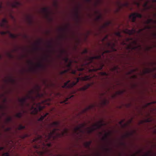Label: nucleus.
I'll return each instance as SVG.
<instances>
[{
  "label": "nucleus",
  "mask_w": 156,
  "mask_h": 156,
  "mask_svg": "<svg viewBox=\"0 0 156 156\" xmlns=\"http://www.w3.org/2000/svg\"><path fill=\"white\" fill-rule=\"evenodd\" d=\"M116 44L115 43L112 42H107L105 44V47L109 50H105L104 51L102 52L101 55L99 54L97 55L92 56L90 57V62H93V60L94 59H98L100 60V67L98 69H93V71H96L98 70H101L104 66L103 62V60L101 58V56H104V55L105 53H109L112 51H116V49L115 48Z\"/></svg>",
  "instance_id": "1"
},
{
  "label": "nucleus",
  "mask_w": 156,
  "mask_h": 156,
  "mask_svg": "<svg viewBox=\"0 0 156 156\" xmlns=\"http://www.w3.org/2000/svg\"><path fill=\"white\" fill-rule=\"evenodd\" d=\"M60 123L59 122H54L50 123L49 125L50 128L55 127L52 131H50L48 136V139H50L51 137H53L54 135H56L58 137L63 136L65 135H67L68 132V130L66 128H64L63 130L61 131L60 133L57 132V131H59L60 129L56 128L59 125Z\"/></svg>",
  "instance_id": "2"
},
{
  "label": "nucleus",
  "mask_w": 156,
  "mask_h": 156,
  "mask_svg": "<svg viewBox=\"0 0 156 156\" xmlns=\"http://www.w3.org/2000/svg\"><path fill=\"white\" fill-rule=\"evenodd\" d=\"M34 90H32L29 91V94L25 97L27 99H30L32 101V105L31 106V110H33L32 113L36 114L38 111H41L42 109V107L40 106V103H36L35 101V98L32 95L34 93Z\"/></svg>",
  "instance_id": "3"
},
{
  "label": "nucleus",
  "mask_w": 156,
  "mask_h": 156,
  "mask_svg": "<svg viewBox=\"0 0 156 156\" xmlns=\"http://www.w3.org/2000/svg\"><path fill=\"white\" fill-rule=\"evenodd\" d=\"M102 124L101 122L94 124L92 127L87 128V132L88 134H91L93 132L97 129H100L102 126Z\"/></svg>",
  "instance_id": "4"
},
{
  "label": "nucleus",
  "mask_w": 156,
  "mask_h": 156,
  "mask_svg": "<svg viewBox=\"0 0 156 156\" xmlns=\"http://www.w3.org/2000/svg\"><path fill=\"white\" fill-rule=\"evenodd\" d=\"M75 79L76 80V81H73L72 83H70V80H68L67 82L65 83L64 85L62 86L63 88H71L73 86L79 82L80 80V78H76L75 77Z\"/></svg>",
  "instance_id": "5"
},
{
  "label": "nucleus",
  "mask_w": 156,
  "mask_h": 156,
  "mask_svg": "<svg viewBox=\"0 0 156 156\" xmlns=\"http://www.w3.org/2000/svg\"><path fill=\"white\" fill-rule=\"evenodd\" d=\"M144 30L145 29L143 28L140 29L138 30L137 31L135 28H133L131 30L126 29L124 30V32L126 34L129 35H131L134 34L136 33L138 34H140L141 32Z\"/></svg>",
  "instance_id": "6"
},
{
  "label": "nucleus",
  "mask_w": 156,
  "mask_h": 156,
  "mask_svg": "<svg viewBox=\"0 0 156 156\" xmlns=\"http://www.w3.org/2000/svg\"><path fill=\"white\" fill-rule=\"evenodd\" d=\"M142 17V15L140 13H134L131 14L129 16V18L132 21V22L134 23L135 22L136 17L140 18H141Z\"/></svg>",
  "instance_id": "7"
},
{
  "label": "nucleus",
  "mask_w": 156,
  "mask_h": 156,
  "mask_svg": "<svg viewBox=\"0 0 156 156\" xmlns=\"http://www.w3.org/2000/svg\"><path fill=\"white\" fill-rule=\"evenodd\" d=\"M66 66L67 67V69L63 71H60L59 72L60 75H62L65 73L69 72L71 69V62H70L68 64H66Z\"/></svg>",
  "instance_id": "8"
},
{
  "label": "nucleus",
  "mask_w": 156,
  "mask_h": 156,
  "mask_svg": "<svg viewBox=\"0 0 156 156\" xmlns=\"http://www.w3.org/2000/svg\"><path fill=\"white\" fill-rule=\"evenodd\" d=\"M83 126V125H81L80 126H77L75 127L74 129V132L77 134H78V132L82 133L83 131L81 129V128Z\"/></svg>",
  "instance_id": "9"
},
{
  "label": "nucleus",
  "mask_w": 156,
  "mask_h": 156,
  "mask_svg": "<svg viewBox=\"0 0 156 156\" xmlns=\"http://www.w3.org/2000/svg\"><path fill=\"white\" fill-rule=\"evenodd\" d=\"M8 23L7 20L5 19H3L2 20V22L0 23V26L4 28L7 26L6 23Z\"/></svg>",
  "instance_id": "10"
},
{
  "label": "nucleus",
  "mask_w": 156,
  "mask_h": 156,
  "mask_svg": "<svg viewBox=\"0 0 156 156\" xmlns=\"http://www.w3.org/2000/svg\"><path fill=\"white\" fill-rule=\"evenodd\" d=\"M119 67L118 66L113 65L112 67L110 68V70L112 72H118Z\"/></svg>",
  "instance_id": "11"
},
{
  "label": "nucleus",
  "mask_w": 156,
  "mask_h": 156,
  "mask_svg": "<svg viewBox=\"0 0 156 156\" xmlns=\"http://www.w3.org/2000/svg\"><path fill=\"white\" fill-rule=\"evenodd\" d=\"M35 90L37 92V96L39 97H41L43 96L42 94H41L39 93V92L40 90L41 87L39 85H36L35 87Z\"/></svg>",
  "instance_id": "12"
},
{
  "label": "nucleus",
  "mask_w": 156,
  "mask_h": 156,
  "mask_svg": "<svg viewBox=\"0 0 156 156\" xmlns=\"http://www.w3.org/2000/svg\"><path fill=\"white\" fill-rule=\"evenodd\" d=\"M27 100V98L25 97L20 98L19 99V102L20 103L21 105L23 106Z\"/></svg>",
  "instance_id": "13"
},
{
  "label": "nucleus",
  "mask_w": 156,
  "mask_h": 156,
  "mask_svg": "<svg viewBox=\"0 0 156 156\" xmlns=\"http://www.w3.org/2000/svg\"><path fill=\"white\" fill-rule=\"evenodd\" d=\"M153 70L151 69L150 68H146L145 69L144 72V73H149L152 72Z\"/></svg>",
  "instance_id": "14"
},
{
  "label": "nucleus",
  "mask_w": 156,
  "mask_h": 156,
  "mask_svg": "<svg viewBox=\"0 0 156 156\" xmlns=\"http://www.w3.org/2000/svg\"><path fill=\"white\" fill-rule=\"evenodd\" d=\"M43 137L42 136L38 135L37 137L34 140V141L39 140L40 142H41L43 140Z\"/></svg>",
  "instance_id": "15"
},
{
  "label": "nucleus",
  "mask_w": 156,
  "mask_h": 156,
  "mask_svg": "<svg viewBox=\"0 0 156 156\" xmlns=\"http://www.w3.org/2000/svg\"><path fill=\"white\" fill-rule=\"evenodd\" d=\"M90 86V84H88L84 86L81 88L80 90H81L84 91L88 88Z\"/></svg>",
  "instance_id": "16"
},
{
  "label": "nucleus",
  "mask_w": 156,
  "mask_h": 156,
  "mask_svg": "<svg viewBox=\"0 0 156 156\" xmlns=\"http://www.w3.org/2000/svg\"><path fill=\"white\" fill-rule=\"evenodd\" d=\"M63 60L66 63H68L67 64H68L70 62H71V64L72 63V61L71 60H69V58L67 57H65L64 58H63Z\"/></svg>",
  "instance_id": "17"
},
{
  "label": "nucleus",
  "mask_w": 156,
  "mask_h": 156,
  "mask_svg": "<svg viewBox=\"0 0 156 156\" xmlns=\"http://www.w3.org/2000/svg\"><path fill=\"white\" fill-rule=\"evenodd\" d=\"M48 115V113H46L44 115L41 116V117L38 119V121H42L43 120V119H44V118Z\"/></svg>",
  "instance_id": "18"
},
{
  "label": "nucleus",
  "mask_w": 156,
  "mask_h": 156,
  "mask_svg": "<svg viewBox=\"0 0 156 156\" xmlns=\"http://www.w3.org/2000/svg\"><path fill=\"white\" fill-rule=\"evenodd\" d=\"M91 143V141L86 142L84 143V146L86 147L89 148Z\"/></svg>",
  "instance_id": "19"
},
{
  "label": "nucleus",
  "mask_w": 156,
  "mask_h": 156,
  "mask_svg": "<svg viewBox=\"0 0 156 156\" xmlns=\"http://www.w3.org/2000/svg\"><path fill=\"white\" fill-rule=\"evenodd\" d=\"M82 80L84 81H86L90 80V76H86L84 77H82Z\"/></svg>",
  "instance_id": "20"
},
{
  "label": "nucleus",
  "mask_w": 156,
  "mask_h": 156,
  "mask_svg": "<svg viewBox=\"0 0 156 156\" xmlns=\"http://www.w3.org/2000/svg\"><path fill=\"white\" fill-rule=\"evenodd\" d=\"M147 4L148 2H147L144 4L143 5V6L144 7L145 10L148 9L150 8V7Z\"/></svg>",
  "instance_id": "21"
},
{
  "label": "nucleus",
  "mask_w": 156,
  "mask_h": 156,
  "mask_svg": "<svg viewBox=\"0 0 156 156\" xmlns=\"http://www.w3.org/2000/svg\"><path fill=\"white\" fill-rule=\"evenodd\" d=\"M101 74L103 76H105L107 78L109 76V74L105 72H102L101 73Z\"/></svg>",
  "instance_id": "22"
},
{
  "label": "nucleus",
  "mask_w": 156,
  "mask_h": 156,
  "mask_svg": "<svg viewBox=\"0 0 156 156\" xmlns=\"http://www.w3.org/2000/svg\"><path fill=\"white\" fill-rule=\"evenodd\" d=\"M153 22V19H148L145 22V23L147 24H148Z\"/></svg>",
  "instance_id": "23"
},
{
  "label": "nucleus",
  "mask_w": 156,
  "mask_h": 156,
  "mask_svg": "<svg viewBox=\"0 0 156 156\" xmlns=\"http://www.w3.org/2000/svg\"><path fill=\"white\" fill-rule=\"evenodd\" d=\"M109 135V134L108 133H106L105 136L102 137V140H106L107 139Z\"/></svg>",
  "instance_id": "24"
},
{
  "label": "nucleus",
  "mask_w": 156,
  "mask_h": 156,
  "mask_svg": "<svg viewBox=\"0 0 156 156\" xmlns=\"http://www.w3.org/2000/svg\"><path fill=\"white\" fill-rule=\"evenodd\" d=\"M48 9L47 8H43L42 9V12L45 13H46L48 12Z\"/></svg>",
  "instance_id": "25"
},
{
  "label": "nucleus",
  "mask_w": 156,
  "mask_h": 156,
  "mask_svg": "<svg viewBox=\"0 0 156 156\" xmlns=\"http://www.w3.org/2000/svg\"><path fill=\"white\" fill-rule=\"evenodd\" d=\"M137 47L136 46H130L128 47V48L129 49H131L132 50H135L137 49Z\"/></svg>",
  "instance_id": "26"
},
{
  "label": "nucleus",
  "mask_w": 156,
  "mask_h": 156,
  "mask_svg": "<svg viewBox=\"0 0 156 156\" xmlns=\"http://www.w3.org/2000/svg\"><path fill=\"white\" fill-rule=\"evenodd\" d=\"M16 116L17 118H20L22 116V114L21 112H19L16 115Z\"/></svg>",
  "instance_id": "27"
},
{
  "label": "nucleus",
  "mask_w": 156,
  "mask_h": 156,
  "mask_svg": "<svg viewBox=\"0 0 156 156\" xmlns=\"http://www.w3.org/2000/svg\"><path fill=\"white\" fill-rule=\"evenodd\" d=\"M94 105H91L89 106L88 107H87L85 109L84 111H86L88 110H89L91 109L92 108L94 107Z\"/></svg>",
  "instance_id": "28"
},
{
  "label": "nucleus",
  "mask_w": 156,
  "mask_h": 156,
  "mask_svg": "<svg viewBox=\"0 0 156 156\" xmlns=\"http://www.w3.org/2000/svg\"><path fill=\"white\" fill-rule=\"evenodd\" d=\"M25 126H23L21 125H20L18 128V129L19 130H21L22 129H24L25 128Z\"/></svg>",
  "instance_id": "29"
},
{
  "label": "nucleus",
  "mask_w": 156,
  "mask_h": 156,
  "mask_svg": "<svg viewBox=\"0 0 156 156\" xmlns=\"http://www.w3.org/2000/svg\"><path fill=\"white\" fill-rule=\"evenodd\" d=\"M37 67L40 68H42L44 67V65L41 63H38L37 64Z\"/></svg>",
  "instance_id": "30"
},
{
  "label": "nucleus",
  "mask_w": 156,
  "mask_h": 156,
  "mask_svg": "<svg viewBox=\"0 0 156 156\" xmlns=\"http://www.w3.org/2000/svg\"><path fill=\"white\" fill-rule=\"evenodd\" d=\"M30 135L29 134H25L24 135H23L22 136V138L23 139H24L26 137H28Z\"/></svg>",
  "instance_id": "31"
},
{
  "label": "nucleus",
  "mask_w": 156,
  "mask_h": 156,
  "mask_svg": "<svg viewBox=\"0 0 156 156\" xmlns=\"http://www.w3.org/2000/svg\"><path fill=\"white\" fill-rule=\"evenodd\" d=\"M73 95H72L71 97H70L69 98H66V100L65 101H63V102H62V103H65L66 104L67 103L66 102L68 101V99L72 97H73Z\"/></svg>",
  "instance_id": "32"
},
{
  "label": "nucleus",
  "mask_w": 156,
  "mask_h": 156,
  "mask_svg": "<svg viewBox=\"0 0 156 156\" xmlns=\"http://www.w3.org/2000/svg\"><path fill=\"white\" fill-rule=\"evenodd\" d=\"M115 35L119 37H121V35L120 33L119 32H116L115 33Z\"/></svg>",
  "instance_id": "33"
},
{
  "label": "nucleus",
  "mask_w": 156,
  "mask_h": 156,
  "mask_svg": "<svg viewBox=\"0 0 156 156\" xmlns=\"http://www.w3.org/2000/svg\"><path fill=\"white\" fill-rule=\"evenodd\" d=\"M108 35H106L105 37L102 40V42H104L105 40H107L108 41Z\"/></svg>",
  "instance_id": "34"
},
{
  "label": "nucleus",
  "mask_w": 156,
  "mask_h": 156,
  "mask_svg": "<svg viewBox=\"0 0 156 156\" xmlns=\"http://www.w3.org/2000/svg\"><path fill=\"white\" fill-rule=\"evenodd\" d=\"M9 154L8 152H6L4 153H3L2 154V156H9Z\"/></svg>",
  "instance_id": "35"
},
{
  "label": "nucleus",
  "mask_w": 156,
  "mask_h": 156,
  "mask_svg": "<svg viewBox=\"0 0 156 156\" xmlns=\"http://www.w3.org/2000/svg\"><path fill=\"white\" fill-rule=\"evenodd\" d=\"M10 36L12 38H16V36L15 35L12 34H10Z\"/></svg>",
  "instance_id": "36"
},
{
  "label": "nucleus",
  "mask_w": 156,
  "mask_h": 156,
  "mask_svg": "<svg viewBox=\"0 0 156 156\" xmlns=\"http://www.w3.org/2000/svg\"><path fill=\"white\" fill-rule=\"evenodd\" d=\"M0 34L2 35H4L6 34V32L5 31H0Z\"/></svg>",
  "instance_id": "37"
},
{
  "label": "nucleus",
  "mask_w": 156,
  "mask_h": 156,
  "mask_svg": "<svg viewBox=\"0 0 156 156\" xmlns=\"http://www.w3.org/2000/svg\"><path fill=\"white\" fill-rule=\"evenodd\" d=\"M88 52V50L87 49H84L83 51V54H86Z\"/></svg>",
  "instance_id": "38"
},
{
  "label": "nucleus",
  "mask_w": 156,
  "mask_h": 156,
  "mask_svg": "<svg viewBox=\"0 0 156 156\" xmlns=\"http://www.w3.org/2000/svg\"><path fill=\"white\" fill-rule=\"evenodd\" d=\"M151 28V27L150 26H147L145 27V28H144V29L145 30V29H150Z\"/></svg>",
  "instance_id": "39"
},
{
  "label": "nucleus",
  "mask_w": 156,
  "mask_h": 156,
  "mask_svg": "<svg viewBox=\"0 0 156 156\" xmlns=\"http://www.w3.org/2000/svg\"><path fill=\"white\" fill-rule=\"evenodd\" d=\"M109 23V22H108V23H106V24L105 25H103L102 26L101 28H102L105 27L106 25H108Z\"/></svg>",
  "instance_id": "40"
},
{
  "label": "nucleus",
  "mask_w": 156,
  "mask_h": 156,
  "mask_svg": "<svg viewBox=\"0 0 156 156\" xmlns=\"http://www.w3.org/2000/svg\"><path fill=\"white\" fill-rule=\"evenodd\" d=\"M7 120L8 122L10 121L11 120V118L10 117H9L7 119Z\"/></svg>",
  "instance_id": "41"
},
{
  "label": "nucleus",
  "mask_w": 156,
  "mask_h": 156,
  "mask_svg": "<svg viewBox=\"0 0 156 156\" xmlns=\"http://www.w3.org/2000/svg\"><path fill=\"white\" fill-rule=\"evenodd\" d=\"M31 65H32L33 64V62L31 61H30L28 62Z\"/></svg>",
  "instance_id": "42"
},
{
  "label": "nucleus",
  "mask_w": 156,
  "mask_h": 156,
  "mask_svg": "<svg viewBox=\"0 0 156 156\" xmlns=\"http://www.w3.org/2000/svg\"><path fill=\"white\" fill-rule=\"evenodd\" d=\"M72 74H74V75H75L76 74V71L75 70L72 71Z\"/></svg>",
  "instance_id": "43"
},
{
  "label": "nucleus",
  "mask_w": 156,
  "mask_h": 156,
  "mask_svg": "<svg viewBox=\"0 0 156 156\" xmlns=\"http://www.w3.org/2000/svg\"><path fill=\"white\" fill-rule=\"evenodd\" d=\"M151 47H147V48H146V50L147 51H148L150 50V49H151Z\"/></svg>",
  "instance_id": "44"
},
{
  "label": "nucleus",
  "mask_w": 156,
  "mask_h": 156,
  "mask_svg": "<svg viewBox=\"0 0 156 156\" xmlns=\"http://www.w3.org/2000/svg\"><path fill=\"white\" fill-rule=\"evenodd\" d=\"M76 15L78 17V11L77 10L76 12Z\"/></svg>",
  "instance_id": "45"
},
{
  "label": "nucleus",
  "mask_w": 156,
  "mask_h": 156,
  "mask_svg": "<svg viewBox=\"0 0 156 156\" xmlns=\"http://www.w3.org/2000/svg\"><path fill=\"white\" fill-rule=\"evenodd\" d=\"M151 121V120L150 119H148L146 120V121L147 122H150Z\"/></svg>",
  "instance_id": "46"
},
{
  "label": "nucleus",
  "mask_w": 156,
  "mask_h": 156,
  "mask_svg": "<svg viewBox=\"0 0 156 156\" xmlns=\"http://www.w3.org/2000/svg\"><path fill=\"white\" fill-rule=\"evenodd\" d=\"M4 149L3 147H0V151L3 150Z\"/></svg>",
  "instance_id": "47"
},
{
  "label": "nucleus",
  "mask_w": 156,
  "mask_h": 156,
  "mask_svg": "<svg viewBox=\"0 0 156 156\" xmlns=\"http://www.w3.org/2000/svg\"><path fill=\"white\" fill-rule=\"evenodd\" d=\"M10 128H7L6 129V131H9L10 130Z\"/></svg>",
  "instance_id": "48"
},
{
  "label": "nucleus",
  "mask_w": 156,
  "mask_h": 156,
  "mask_svg": "<svg viewBox=\"0 0 156 156\" xmlns=\"http://www.w3.org/2000/svg\"><path fill=\"white\" fill-rule=\"evenodd\" d=\"M65 51L64 50H61V54H62Z\"/></svg>",
  "instance_id": "49"
},
{
  "label": "nucleus",
  "mask_w": 156,
  "mask_h": 156,
  "mask_svg": "<svg viewBox=\"0 0 156 156\" xmlns=\"http://www.w3.org/2000/svg\"><path fill=\"white\" fill-rule=\"evenodd\" d=\"M84 70V68H81L79 69V70L80 71H83Z\"/></svg>",
  "instance_id": "50"
},
{
  "label": "nucleus",
  "mask_w": 156,
  "mask_h": 156,
  "mask_svg": "<svg viewBox=\"0 0 156 156\" xmlns=\"http://www.w3.org/2000/svg\"><path fill=\"white\" fill-rule=\"evenodd\" d=\"M26 105L27 106H29L30 105V104L29 103H26Z\"/></svg>",
  "instance_id": "51"
},
{
  "label": "nucleus",
  "mask_w": 156,
  "mask_h": 156,
  "mask_svg": "<svg viewBox=\"0 0 156 156\" xmlns=\"http://www.w3.org/2000/svg\"><path fill=\"white\" fill-rule=\"evenodd\" d=\"M153 35L154 37H156V33H154L153 34Z\"/></svg>",
  "instance_id": "52"
},
{
  "label": "nucleus",
  "mask_w": 156,
  "mask_h": 156,
  "mask_svg": "<svg viewBox=\"0 0 156 156\" xmlns=\"http://www.w3.org/2000/svg\"><path fill=\"white\" fill-rule=\"evenodd\" d=\"M153 2H156V0H153Z\"/></svg>",
  "instance_id": "53"
},
{
  "label": "nucleus",
  "mask_w": 156,
  "mask_h": 156,
  "mask_svg": "<svg viewBox=\"0 0 156 156\" xmlns=\"http://www.w3.org/2000/svg\"><path fill=\"white\" fill-rule=\"evenodd\" d=\"M133 42H134V43H135V44H136V41H133Z\"/></svg>",
  "instance_id": "54"
},
{
  "label": "nucleus",
  "mask_w": 156,
  "mask_h": 156,
  "mask_svg": "<svg viewBox=\"0 0 156 156\" xmlns=\"http://www.w3.org/2000/svg\"><path fill=\"white\" fill-rule=\"evenodd\" d=\"M101 16H98V19H100V18H101Z\"/></svg>",
  "instance_id": "55"
},
{
  "label": "nucleus",
  "mask_w": 156,
  "mask_h": 156,
  "mask_svg": "<svg viewBox=\"0 0 156 156\" xmlns=\"http://www.w3.org/2000/svg\"><path fill=\"white\" fill-rule=\"evenodd\" d=\"M2 5H0V9L2 8Z\"/></svg>",
  "instance_id": "56"
},
{
  "label": "nucleus",
  "mask_w": 156,
  "mask_h": 156,
  "mask_svg": "<svg viewBox=\"0 0 156 156\" xmlns=\"http://www.w3.org/2000/svg\"><path fill=\"white\" fill-rule=\"evenodd\" d=\"M38 49V48L37 47H35V49L36 50H37V49Z\"/></svg>",
  "instance_id": "57"
},
{
  "label": "nucleus",
  "mask_w": 156,
  "mask_h": 156,
  "mask_svg": "<svg viewBox=\"0 0 156 156\" xmlns=\"http://www.w3.org/2000/svg\"><path fill=\"white\" fill-rule=\"evenodd\" d=\"M48 145L49 146H50V145H51V144H48Z\"/></svg>",
  "instance_id": "58"
},
{
  "label": "nucleus",
  "mask_w": 156,
  "mask_h": 156,
  "mask_svg": "<svg viewBox=\"0 0 156 156\" xmlns=\"http://www.w3.org/2000/svg\"><path fill=\"white\" fill-rule=\"evenodd\" d=\"M1 108H2V107L1 106H0V111L1 110Z\"/></svg>",
  "instance_id": "59"
},
{
  "label": "nucleus",
  "mask_w": 156,
  "mask_h": 156,
  "mask_svg": "<svg viewBox=\"0 0 156 156\" xmlns=\"http://www.w3.org/2000/svg\"><path fill=\"white\" fill-rule=\"evenodd\" d=\"M56 156H61L60 155H57Z\"/></svg>",
  "instance_id": "60"
},
{
  "label": "nucleus",
  "mask_w": 156,
  "mask_h": 156,
  "mask_svg": "<svg viewBox=\"0 0 156 156\" xmlns=\"http://www.w3.org/2000/svg\"><path fill=\"white\" fill-rule=\"evenodd\" d=\"M44 136H45V137H47V135L46 134H44Z\"/></svg>",
  "instance_id": "61"
},
{
  "label": "nucleus",
  "mask_w": 156,
  "mask_h": 156,
  "mask_svg": "<svg viewBox=\"0 0 156 156\" xmlns=\"http://www.w3.org/2000/svg\"><path fill=\"white\" fill-rule=\"evenodd\" d=\"M14 6V7H16V5H14V6Z\"/></svg>",
  "instance_id": "62"
},
{
  "label": "nucleus",
  "mask_w": 156,
  "mask_h": 156,
  "mask_svg": "<svg viewBox=\"0 0 156 156\" xmlns=\"http://www.w3.org/2000/svg\"><path fill=\"white\" fill-rule=\"evenodd\" d=\"M122 122H120V124H121V123H122Z\"/></svg>",
  "instance_id": "63"
},
{
  "label": "nucleus",
  "mask_w": 156,
  "mask_h": 156,
  "mask_svg": "<svg viewBox=\"0 0 156 156\" xmlns=\"http://www.w3.org/2000/svg\"><path fill=\"white\" fill-rule=\"evenodd\" d=\"M90 0H87V1H90Z\"/></svg>",
  "instance_id": "64"
}]
</instances>
